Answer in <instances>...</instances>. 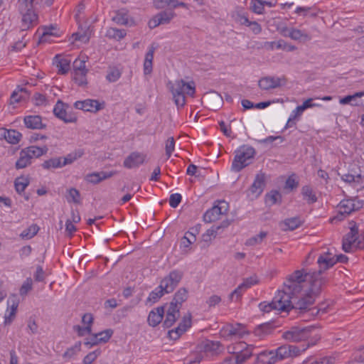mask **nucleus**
<instances>
[{
	"instance_id": "obj_1",
	"label": "nucleus",
	"mask_w": 364,
	"mask_h": 364,
	"mask_svg": "<svg viewBox=\"0 0 364 364\" xmlns=\"http://www.w3.org/2000/svg\"><path fill=\"white\" fill-rule=\"evenodd\" d=\"M310 272L301 269L289 275L284 284V291L292 296L295 309L304 310L311 306L318 295L312 291V281Z\"/></svg>"
},
{
	"instance_id": "obj_2",
	"label": "nucleus",
	"mask_w": 364,
	"mask_h": 364,
	"mask_svg": "<svg viewBox=\"0 0 364 364\" xmlns=\"http://www.w3.org/2000/svg\"><path fill=\"white\" fill-rule=\"evenodd\" d=\"M167 86L172 93L173 99L178 107H183L186 103L185 93L193 97L195 94V83L191 81L186 82L183 80L168 82Z\"/></svg>"
},
{
	"instance_id": "obj_3",
	"label": "nucleus",
	"mask_w": 364,
	"mask_h": 364,
	"mask_svg": "<svg viewBox=\"0 0 364 364\" xmlns=\"http://www.w3.org/2000/svg\"><path fill=\"white\" fill-rule=\"evenodd\" d=\"M317 263L319 267L318 270L310 272L313 286L311 291L314 295L320 294L322 286L326 282V279L322 277L321 274L323 272L334 266V257H319Z\"/></svg>"
},
{
	"instance_id": "obj_4",
	"label": "nucleus",
	"mask_w": 364,
	"mask_h": 364,
	"mask_svg": "<svg viewBox=\"0 0 364 364\" xmlns=\"http://www.w3.org/2000/svg\"><path fill=\"white\" fill-rule=\"evenodd\" d=\"M34 0H18V10L21 18V31H25L36 26L38 23V16L33 9Z\"/></svg>"
},
{
	"instance_id": "obj_5",
	"label": "nucleus",
	"mask_w": 364,
	"mask_h": 364,
	"mask_svg": "<svg viewBox=\"0 0 364 364\" xmlns=\"http://www.w3.org/2000/svg\"><path fill=\"white\" fill-rule=\"evenodd\" d=\"M255 149L251 146H243L236 151L234 160L232 164V169L235 171H240L246 167L249 163L247 161L254 157Z\"/></svg>"
},
{
	"instance_id": "obj_6",
	"label": "nucleus",
	"mask_w": 364,
	"mask_h": 364,
	"mask_svg": "<svg viewBox=\"0 0 364 364\" xmlns=\"http://www.w3.org/2000/svg\"><path fill=\"white\" fill-rule=\"evenodd\" d=\"M314 330V326L304 328L294 326L289 331H285L282 337L291 342H300L307 340L311 336V333Z\"/></svg>"
},
{
	"instance_id": "obj_7",
	"label": "nucleus",
	"mask_w": 364,
	"mask_h": 364,
	"mask_svg": "<svg viewBox=\"0 0 364 364\" xmlns=\"http://www.w3.org/2000/svg\"><path fill=\"white\" fill-rule=\"evenodd\" d=\"M309 346V343L305 348H300L293 345H282L274 351L277 362L283 360L286 358L296 357L299 355L301 352L304 351Z\"/></svg>"
},
{
	"instance_id": "obj_8",
	"label": "nucleus",
	"mask_w": 364,
	"mask_h": 364,
	"mask_svg": "<svg viewBox=\"0 0 364 364\" xmlns=\"http://www.w3.org/2000/svg\"><path fill=\"white\" fill-rule=\"evenodd\" d=\"M272 301V304L276 306L277 311H289L291 309H295L294 307L295 301L292 300V296H289L284 289L278 291Z\"/></svg>"
},
{
	"instance_id": "obj_9",
	"label": "nucleus",
	"mask_w": 364,
	"mask_h": 364,
	"mask_svg": "<svg viewBox=\"0 0 364 364\" xmlns=\"http://www.w3.org/2000/svg\"><path fill=\"white\" fill-rule=\"evenodd\" d=\"M182 277V272L178 270L171 271L161 281L159 289H163L166 294L171 293L178 286Z\"/></svg>"
},
{
	"instance_id": "obj_10",
	"label": "nucleus",
	"mask_w": 364,
	"mask_h": 364,
	"mask_svg": "<svg viewBox=\"0 0 364 364\" xmlns=\"http://www.w3.org/2000/svg\"><path fill=\"white\" fill-rule=\"evenodd\" d=\"M228 210V203L225 201H220L219 205H214L205 212L203 220L205 223H213L220 218V215H225Z\"/></svg>"
},
{
	"instance_id": "obj_11",
	"label": "nucleus",
	"mask_w": 364,
	"mask_h": 364,
	"mask_svg": "<svg viewBox=\"0 0 364 364\" xmlns=\"http://www.w3.org/2000/svg\"><path fill=\"white\" fill-rule=\"evenodd\" d=\"M350 224L352 225L350 228V232L343 238L342 249L346 252H351L353 244L355 242L358 243V241L360 240L358 228L356 223L354 221H351Z\"/></svg>"
},
{
	"instance_id": "obj_12",
	"label": "nucleus",
	"mask_w": 364,
	"mask_h": 364,
	"mask_svg": "<svg viewBox=\"0 0 364 364\" xmlns=\"http://www.w3.org/2000/svg\"><path fill=\"white\" fill-rule=\"evenodd\" d=\"M287 82V79L283 77H276L272 76H266L262 77L258 81V86L261 90H269L275 89L284 85Z\"/></svg>"
},
{
	"instance_id": "obj_13",
	"label": "nucleus",
	"mask_w": 364,
	"mask_h": 364,
	"mask_svg": "<svg viewBox=\"0 0 364 364\" xmlns=\"http://www.w3.org/2000/svg\"><path fill=\"white\" fill-rule=\"evenodd\" d=\"M203 100L205 105L210 109H216L220 107L223 103V97L215 91H210L205 93Z\"/></svg>"
},
{
	"instance_id": "obj_14",
	"label": "nucleus",
	"mask_w": 364,
	"mask_h": 364,
	"mask_svg": "<svg viewBox=\"0 0 364 364\" xmlns=\"http://www.w3.org/2000/svg\"><path fill=\"white\" fill-rule=\"evenodd\" d=\"M235 348L240 350L235 356V364H242L252 355L254 347L245 343H239Z\"/></svg>"
},
{
	"instance_id": "obj_15",
	"label": "nucleus",
	"mask_w": 364,
	"mask_h": 364,
	"mask_svg": "<svg viewBox=\"0 0 364 364\" xmlns=\"http://www.w3.org/2000/svg\"><path fill=\"white\" fill-rule=\"evenodd\" d=\"M65 107V104L61 100H58L53 109V114L55 116L65 123L75 122L77 121V117L73 115L68 114Z\"/></svg>"
},
{
	"instance_id": "obj_16",
	"label": "nucleus",
	"mask_w": 364,
	"mask_h": 364,
	"mask_svg": "<svg viewBox=\"0 0 364 364\" xmlns=\"http://www.w3.org/2000/svg\"><path fill=\"white\" fill-rule=\"evenodd\" d=\"M76 109H82L86 112H97L100 110L102 107L99 101L95 100L87 99L83 101H77L74 104Z\"/></svg>"
},
{
	"instance_id": "obj_17",
	"label": "nucleus",
	"mask_w": 364,
	"mask_h": 364,
	"mask_svg": "<svg viewBox=\"0 0 364 364\" xmlns=\"http://www.w3.org/2000/svg\"><path fill=\"white\" fill-rule=\"evenodd\" d=\"M265 187V174L259 173L256 175L255 179L250 188V193L254 197H258L263 191Z\"/></svg>"
},
{
	"instance_id": "obj_18",
	"label": "nucleus",
	"mask_w": 364,
	"mask_h": 364,
	"mask_svg": "<svg viewBox=\"0 0 364 364\" xmlns=\"http://www.w3.org/2000/svg\"><path fill=\"white\" fill-rule=\"evenodd\" d=\"M23 121L26 127L28 129H42L46 127V125L43 124L42 118L39 115L26 116Z\"/></svg>"
},
{
	"instance_id": "obj_19",
	"label": "nucleus",
	"mask_w": 364,
	"mask_h": 364,
	"mask_svg": "<svg viewBox=\"0 0 364 364\" xmlns=\"http://www.w3.org/2000/svg\"><path fill=\"white\" fill-rule=\"evenodd\" d=\"M164 308V306H161L149 312L148 323L150 326L155 327L161 323L165 312Z\"/></svg>"
},
{
	"instance_id": "obj_20",
	"label": "nucleus",
	"mask_w": 364,
	"mask_h": 364,
	"mask_svg": "<svg viewBox=\"0 0 364 364\" xmlns=\"http://www.w3.org/2000/svg\"><path fill=\"white\" fill-rule=\"evenodd\" d=\"M144 161V156L139 153H132L124 161V166L127 168L138 166Z\"/></svg>"
},
{
	"instance_id": "obj_21",
	"label": "nucleus",
	"mask_w": 364,
	"mask_h": 364,
	"mask_svg": "<svg viewBox=\"0 0 364 364\" xmlns=\"http://www.w3.org/2000/svg\"><path fill=\"white\" fill-rule=\"evenodd\" d=\"M276 363L277 360L273 350L259 353L255 361V364H275Z\"/></svg>"
},
{
	"instance_id": "obj_22",
	"label": "nucleus",
	"mask_w": 364,
	"mask_h": 364,
	"mask_svg": "<svg viewBox=\"0 0 364 364\" xmlns=\"http://www.w3.org/2000/svg\"><path fill=\"white\" fill-rule=\"evenodd\" d=\"M23 150L26 152L28 157L32 159L33 158H38L43 155H45L48 152V149L46 146L43 147L30 146L26 149H23Z\"/></svg>"
},
{
	"instance_id": "obj_23",
	"label": "nucleus",
	"mask_w": 364,
	"mask_h": 364,
	"mask_svg": "<svg viewBox=\"0 0 364 364\" xmlns=\"http://www.w3.org/2000/svg\"><path fill=\"white\" fill-rule=\"evenodd\" d=\"M287 36L294 41H299L302 43L310 41L311 39L310 35L296 28L289 29Z\"/></svg>"
},
{
	"instance_id": "obj_24",
	"label": "nucleus",
	"mask_w": 364,
	"mask_h": 364,
	"mask_svg": "<svg viewBox=\"0 0 364 364\" xmlns=\"http://www.w3.org/2000/svg\"><path fill=\"white\" fill-rule=\"evenodd\" d=\"M113 176L112 173H107L104 171L92 173L87 174L85 177V180L91 183L97 184L101 182L102 181L110 178Z\"/></svg>"
},
{
	"instance_id": "obj_25",
	"label": "nucleus",
	"mask_w": 364,
	"mask_h": 364,
	"mask_svg": "<svg viewBox=\"0 0 364 364\" xmlns=\"http://www.w3.org/2000/svg\"><path fill=\"white\" fill-rule=\"evenodd\" d=\"M274 330L273 326L269 323H264L258 326L254 331V333L256 336L262 338L269 334H270Z\"/></svg>"
},
{
	"instance_id": "obj_26",
	"label": "nucleus",
	"mask_w": 364,
	"mask_h": 364,
	"mask_svg": "<svg viewBox=\"0 0 364 364\" xmlns=\"http://www.w3.org/2000/svg\"><path fill=\"white\" fill-rule=\"evenodd\" d=\"M112 21L119 25L132 26L134 24L133 20H131L129 23L128 15L127 12L124 11H117L115 16L112 17Z\"/></svg>"
},
{
	"instance_id": "obj_27",
	"label": "nucleus",
	"mask_w": 364,
	"mask_h": 364,
	"mask_svg": "<svg viewBox=\"0 0 364 364\" xmlns=\"http://www.w3.org/2000/svg\"><path fill=\"white\" fill-rule=\"evenodd\" d=\"M355 211L354 200L352 199L343 200L339 204V212L341 215H349Z\"/></svg>"
},
{
	"instance_id": "obj_28",
	"label": "nucleus",
	"mask_w": 364,
	"mask_h": 364,
	"mask_svg": "<svg viewBox=\"0 0 364 364\" xmlns=\"http://www.w3.org/2000/svg\"><path fill=\"white\" fill-rule=\"evenodd\" d=\"M188 293L185 287L180 288L174 294L171 301L174 304H178L181 307L182 304L188 299Z\"/></svg>"
},
{
	"instance_id": "obj_29",
	"label": "nucleus",
	"mask_w": 364,
	"mask_h": 364,
	"mask_svg": "<svg viewBox=\"0 0 364 364\" xmlns=\"http://www.w3.org/2000/svg\"><path fill=\"white\" fill-rule=\"evenodd\" d=\"M230 225V223L228 220L223 221L220 225L218 226H213L210 229L208 230L206 233L203 235V240L204 241H208L210 240L211 236H213V237H216V235L218 233V231L220 228H224L228 227Z\"/></svg>"
},
{
	"instance_id": "obj_30",
	"label": "nucleus",
	"mask_w": 364,
	"mask_h": 364,
	"mask_svg": "<svg viewBox=\"0 0 364 364\" xmlns=\"http://www.w3.org/2000/svg\"><path fill=\"white\" fill-rule=\"evenodd\" d=\"M55 63L56 66L58 68V73L60 74H65L70 69V61L66 58H61L60 56H55Z\"/></svg>"
},
{
	"instance_id": "obj_31",
	"label": "nucleus",
	"mask_w": 364,
	"mask_h": 364,
	"mask_svg": "<svg viewBox=\"0 0 364 364\" xmlns=\"http://www.w3.org/2000/svg\"><path fill=\"white\" fill-rule=\"evenodd\" d=\"M127 33L124 29H119L115 28H109L106 33V36L109 38H114L119 41L124 38Z\"/></svg>"
},
{
	"instance_id": "obj_32",
	"label": "nucleus",
	"mask_w": 364,
	"mask_h": 364,
	"mask_svg": "<svg viewBox=\"0 0 364 364\" xmlns=\"http://www.w3.org/2000/svg\"><path fill=\"white\" fill-rule=\"evenodd\" d=\"M31 159L22 149L20 152V157L16 163V168L17 169L26 168L27 166L31 164Z\"/></svg>"
},
{
	"instance_id": "obj_33",
	"label": "nucleus",
	"mask_w": 364,
	"mask_h": 364,
	"mask_svg": "<svg viewBox=\"0 0 364 364\" xmlns=\"http://www.w3.org/2000/svg\"><path fill=\"white\" fill-rule=\"evenodd\" d=\"M283 225L285 226L284 228L285 230H294L299 228L301 225V223L299 218L294 217L286 219L283 222Z\"/></svg>"
},
{
	"instance_id": "obj_34",
	"label": "nucleus",
	"mask_w": 364,
	"mask_h": 364,
	"mask_svg": "<svg viewBox=\"0 0 364 364\" xmlns=\"http://www.w3.org/2000/svg\"><path fill=\"white\" fill-rule=\"evenodd\" d=\"M38 230H39V227L37 225H36V224L31 225L30 227H28L27 229L23 230L20 234V237L22 239H26V240L31 239L37 234Z\"/></svg>"
},
{
	"instance_id": "obj_35",
	"label": "nucleus",
	"mask_w": 364,
	"mask_h": 364,
	"mask_svg": "<svg viewBox=\"0 0 364 364\" xmlns=\"http://www.w3.org/2000/svg\"><path fill=\"white\" fill-rule=\"evenodd\" d=\"M42 166L45 169L60 168L62 167V158H52L46 160L42 164Z\"/></svg>"
},
{
	"instance_id": "obj_36",
	"label": "nucleus",
	"mask_w": 364,
	"mask_h": 364,
	"mask_svg": "<svg viewBox=\"0 0 364 364\" xmlns=\"http://www.w3.org/2000/svg\"><path fill=\"white\" fill-rule=\"evenodd\" d=\"M156 16L161 24H166L174 17L175 13L173 11H164L157 14Z\"/></svg>"
},
{
	"instance_id": "obj_37",
	"label": "nucleus",
	"mask_w": 364,
	"mask_h": 364,
	"mask_svg": "<svg viewBox=\"0 0 364 364\" xmlns=\"http://www.w3.org/2000/svg\"><path fill=\"white\" fill-rule=\"evenodd\" d=\"M29 185V180L23 177L17 178L14 181L15 188L17 193L21 194Z\"/></svg>"
},
{
	"instance_id": "obj_38",
	"label": "nucleus",
	"mask_w": 364,
	"mask_h": 364,
	"mask_svg": "<svg viewBox=\"0 0 364 364\" xmlns=\"http://www.w3.org/2000/svg\"><path fill=\"white\" fill-rule=\"evenodd\" d=\"M7 141L10 144H17L22 136V134L14 129L6 130Z\"/></svg>"
},
{
	"instance_id": "obj_39",
	"label": "nucleus",
	"mask_w": 364,
	"mask_h": 364,
	"mask_svg": "<svg viewBox=\"0 0 364 364\" xmlns=\"http://www.w3.org/2000/svg\"><path fill=\"white\" fill-rule=\"evenodd\" d=\"M302 194L309 203H313L317 200V198L309 186H306L302 188Z\"/></svg>"
},
{
	"instance_id": "obj_40",
	"label": "nucleus",
	"mask_w": 364,
	"mask_h": 364,
	"mask_svg": "<svg viewBox=\"0 0 364 364\" xmlns=\"http://www.w3.org/2000/svg\"><path fill=\"white\" fill-rule=\"evenodd\" d=\"M266 236H267V232L264 231H262L259 232V235L248 239L246 241L245 245L247 246H254L257 244H259L262 242L263 239L266 237Z\"/></svg>"
},
{
	"instance_id": "obj_41",
	"label": "nucleus",
	"mask_w": 364,
	"mask_h": 364,
	"mask_svg": "<svg viewBox=\"0 0 364 364\" xmlns=\"http://www.w3.org/2000/svg\"><path fill=\"white\" fill-rule=\"evenodd\" d=\"M73 70L76 74L87 73V70L85 68V61L76 59L73 63Z\"/></svg>"
},
{
	"instance_id": "obj_42",
	"label": "nucleus",
	"mask_w": 364,
	"mask_h": 364,
	"mask_svg": "<svg viewBox=\"0 0 364 364\" xmlns=\"http://www.w3.org/2000/svg\"><path fill=\"white\" fill-rule=\"evenodd\" d=\"M96 334H97V336L98 337L97 341H100V343H105L109 340V338L112 336L113 331L112 329H107V330L102 331L100 333H97Z\"/></svg>"
},
{
	"instance_id": "obj_43",
	"label": "nucleus",
	"mask_w": 364,
	"mask_h": 364,
	"mask_svg": "<svg viewBox=\"0 0 364 364\" xmlns=\"http://www.w3.org/2000/svg\"><path fill=\"white\" fill-rule=\"evenodd\" d=\"M121 76V72L116 68H110L106 76L107 80L110 82H116Z\"/></svg>"
},
{
	"instance_id": "obj_44",
	"label": "nucleus",
	"mask_w": 364,
	"mask_h": 364,
	"mask_svg": "<svg viewBox=\"0 0 364 364\" xmlns=\"http://www.w3.org/2000/svg\"><path fill=\"white\" fill-rule=\"evenodd\" d=\"M179 316L180 314H171V313H166V318L163 323L164 326L165 328H170L173 325Z\"/></svg>"
},
{
	"instance_id": "obj_45",
	"label": "nucleus",
	"mask_w": 364,
	"mask_h": 364,
	"mask_svg": "<svg viewBox=\"0 0 364 364\" xmlns=\"http://www.w3.org/2000/svg\"><path fill=\"white\" fill-rule=\"evenodd\" d=\"M164 294H166L163 289H157L150 293L147 300L152 303L156 302Z\"/></svg>"
},
{
	"instance_id": "obj_46",
	"label": "nucleus",
	"mask_w": 364,
	"mask_h": 364,
	"mask_svg": "<svg viewBox=\"0 0 364 364\" xmlns=\"http://www.w3.org/2000/svg\"><path fill=\"white\" fill-rule=\"evenodd\" d=\"M101 351L99 350L89 353L82 360V364H92L100 355Z\"/></svg>"
},
{
	"instance_id": "obj_47",
	"label": "nucleus",
	"mask_w": 364,
	"mask_h": 364,
	"mask_svg": "<svg viewBox=\"0 0 364 364\" xmlns=\"http://www.w3.org/2000/svg\"><path fill=\"white\" fill-rule=\"evenodd\" d=\"M192 323V315L191 312H188L186 315H184L179 323V326L183 328H185L186 331L188 328L191 326Z\"/></svg>"
},
{
	"instance_id": "obj_48",
	"label": "nucleus",
	"mask_w": 364,
	"mask_h": 364,
	"mask_svg": "<svg viewBox=\"0 0 364 364\" xmlns=\"http://www.w3.org/2000/svg\"><path fill=\"white\" fill-rule=\"evenodd\" d=\"M282 196L277 191H272L266 196V201L270 202L271 204H275L281 200Z\"/></svg>"
},
{
	"instance_id": "obj_49",
	"label": "nucleus",
	"mask_w": 364,
	"mask_h": 364,
	"mask_svg": "<svg viewBox=\"0 0 364 364\" xmlns=\"http://www.w3.org/2000/svg\"><path fill=\"white\" fill-rule=\"evenodd\" d=\"M251 9L253 12L261 14L264 11V3L260 0H252Z\"/></svg>"
},
{
	"instance_id": "obj_50",
	"label": "nucleus",
	"mask_w": 364,
	"mask_h": 364,
	"mask_svg": "<svg viewBox=\"0 0 364 364\" xmlns=\"http://www.w3.org/2000/svg\"><path fill=\"white\" fill-rule=\"evenodd\" d=\"M220 347L219 341H207L205 344L204 348L205 351L218 353Z\"/></svg>"
},
{
	"instance_id": "obj_51",
	"label": "nucleus",
	"mask_w": 364,
	"mask_h": 364,
	"mask_svg": "<svg viewBox=\"0 0 364 364\" xmlns=\"http://www.w3.org/2000/svg\"><path fill=\"white\" fill-rule=\"evenodd\" d=\"M184 332H186L185 328L178 325L176 328L169 331L168 333L171 339L177 340Z\"/></svg>"
},
{
	"instance_id": "obj_52",
	"label": "nucleus",
	"mask_w": 364,
	"mask_h": 364,
	"mask_svg": "<svg viewBox=\"0 0 364 364\" xmlns=\"http://www.w3.org/2000/svg\"><path fill=\"white\" fill-rule=\"evenodd\" d=\"M174 147H175V140L173 139V137H169L168 138V139L166 140V147H165V150H166V155L167 156V158H170L172 152L174 151Z\"/></svg>"
},
{
	"instance_id": "obj_53",
	"label": "nucleus",
	"mask_w": 364,
	"mask_h": 364,
	"mask_svg": "<svg viewBox=\"0 0 364 364\" xmlns=\"http://www.w3.org/2000/svg\"><path fill=\"white\" fill-rule=\"evenodd\" d=\"M68 193H69V197L71 198V199L68 198V200L69 202H73L77 204L80 203V192L77 189H75L74 188H70L68 191Z\"/></svg>"
},
{
	"instance_id": "obj_54",
	"label": "nucleus",
	"mask_w": 364,
	"mask_h": 364,
	"mask_svg": "<svg viewBox=\"0 0 364 364\" xmlns=\"http://www.w3.org/2000/svg\"><path fill=\"white\" fill-rule=\"evenodd\" d=\"M33 100L36 106H41L46 104V97L44 95L36 92L33 97Z\"/></svg>"
},
{
	"instance_id": "obj_55",
	"label": "nucleus",
	"mask_w": 364,
	"mask_h": 364,
	"mask_svg": "<svg viewBox=\"0 0 364 364\" xmlns=\"http://www.w3.org/2000/svg\"><path fill=\"white\" fill-rule=\"evenodd\" d=\"M73 328L77 333L79 336H83L86 333L91 334L92 333V328L90 326H87L85 327L75 326Z\"/></svg>"
},
{
	"instance_id": "obj_56",
	"label": "nucleus",
	"mask_w": 364,
	"mask_h": 364,
	"mask_svg": "<svg viewBox=\"0 0 364 364\" xmlns=\"http://www.w3.org/2000/svg\"><path fill=\"white\" fill-rule=\"evenodd\" d=\"M358 362L361 363H364V348L363 349H360L354 353L353 355L352 360L350 363Z\"/></svg>"
},
{
	"instance_id": "obj_57",
	"label": "nucleus",
	"mask_w": 364,
	"mask_h": 364,
	"mask_svg": "<svg viewBox=\"0 0 364 364\" xmlns=\"http://www.w3.org/2000/svg\"><path fill=\"white\" fill-rule=\"evenodd\" d=\"M259 309L264 312V313H269L272 310H277L276 306L272 304V301L271 302H262L259 305Z\"/></svg>"
},
{
	"instance_id": "obj_58",
	"label": "nucleus",
	"mask_w": 364,
	"mask_h": 364,
	"mask_svg": "<svg viewBox=\"0 0 364 364\" xmlns=\"http://www.w3.org/2000/svg\"><path fill=\"white\" fill-rule=\"evenodd\" d=\"M86 74L87 73H82V74H76L75 73V75L73 77V80L79 85V86H84L87 85V79H86Z\"/></svg>"
},
{
	"instance_id": "obj_59",
	"label": "nucleus",
	"mask_w": 364,
	"mask_h": 364,
	"mask_svg": "<svg viewBox=\"0 0 364 364\" xmlns=\"http://www.w3.org/2000/svg\"><path fill=\"white\" fill-rule=\"evenodd\" d=\"M182 199L179 193L171 194L169 198V204L172 208H176L181 203Z\"/></svg>"
},
{
	"instance_id": "obj_60",
	"label": "nucleus",
	"mask_w": 364,
	"mask_h": 364,
	"mask_svg": "<svg viewBox=\"0 0 364 364\" xmlns=\"http://www.w3.org/2000/svg\"><path fill=\"white\" fill-rule=\"evenodd\" d=\"M72 37L75 41H80L83 43H87L90 39V36L87 33V32H83L80 33L79 32L75 33L73 34Z\"/></svg>"
},
{
	"instance_id": "obj_61",
	"label": "nucleus",
	"mask_w": 364,
	"mask_h": 364,
	"mask_svg": "<svg viewBox=\"0 0 364 364\" xmlns=\"http://www.w3.org/2000/svg\"><path fill=\"white\" fill-rule=\"evenodd\" d=\"M257 282L256 277H250L245 279L240 286L243 289H245L250 288L252 285L257 284Z\"/></svg>"
},
{
	"instance_id": "obj_62",
	"label": "nucleus",
	"mask_w": 364,
	"mask_h": 364,
	"mask_svg": "<svg viewBox=\"0 0 364 364\" xmlns=\"http://www.w3.org/2000/svg\"><path fill=\"white\" fill-rule=\"evenodd\" d=\"M32 288V280L31 279H27V280L23 283L22 287L20 289L21 295H26L28 291H30Z\"/></svg>"
},
{
	"instance_id": "obj_63",
	"label": "nucleus",
	"mask_w": 364,
	"mask_h": 364,
	"mask_svg": "<svg viewBox=\"0 0 364 364\" xmlns=\"http://www.w3.org/2000/svg\"><path fill=\"white\" fill-rule=\"evenodd\" d=\"M171 4V0H154V5L157 9H164Z\"/></svg>"
},
{
	"instance_id": "obj_64",
	"label": "nucleus",
	"mask_w": 364,
	"mask_h": 364,
	"mask_svg": "<svg viewBox=\"0 0 364 364\" xmlns=\"http://www.w3.org/2000/svg\"><path fill=\"white\" fill-rule=\"evenodd\" d=\"M360 178H361V176L360 174L355 176L354 175H352L350 173H346L342 176V179L344 181L348 182V183L355 182V181L359 182Z\"/></svg>"
}]
</instances>
